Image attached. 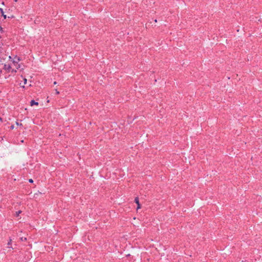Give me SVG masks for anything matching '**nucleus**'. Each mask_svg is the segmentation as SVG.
<instances>
[{
	"instance_id": "obj_6",
	"label": "nucleus",
	"mask_w": 262,
	"mask_h": 262,
	"mask_svg": "<svg viewBox=\"0 0 262 262\" xmlns=\"http://www.w3.org/2000/svg\"><path fill=\"white\" fill-rule=\"evenodd\" d=\"M16 124L17 125H19V126H22V125H23L21 123H19L18 122H17V121H16Z\"/></svg>"
},
{
	"instance_id": "obj_5",
	"label": "nucleus",
	"mask_w": 262,
	"mask_h": 262,
	"mask_svg": "<svg viewBox=\"0 0 262 262\" xmlns=\"http://www.w3.org/2000/svg\"><path fill=\"white\" fill-rule=\"evenodd\" d=\"M21 213V210H19L18 211H16L15 212V216L16 217L18 216L19 215V214H20Z\"/></svg>"
},
{
	"instance_id": "obj_1",
	"label": "nucleus",
	"mask_w": 262,
	"mask_h": 262,
	"mask_svg": "<svg viewBox=\"0 0 262 262\" xmlns=\"http://www.w3.org/2000/svg\"><path fill=\"white\" fill-rule=\"evenodd\" d=\"M135 203L137 205V210L140 209L141 207V205L139 202V200L138 197H136L135 199Z\"/></svg>"
},
{
	"instance_id": "obj_15",
	"label": "nucleus",
	"mask_w": 262,
	"mask_h": 262,
	"mask_svg": "<svg viewBox=\"0 0 262 262\" xmlns=\"http://www.w3.org/2000/svg\"><path fill=\"white\" fill-rule=\"evenodd\" d=\"M2 5H5V3H4V2H3L2 3Z\"/></svg>"
},
{
	"instance_id": "obj_16",
	"label": "nucleus",
	"mask_w": 262,
	"mask_h": 262,
	"mask_svg": "<svg viewBox=\"0 0 262 262\" xmlns=\"http://www.w3.org/2000/svg\"><path fill=\"white\" fill-rule=\"evenodd\" d=\"M56 83H57V82H56V81H55V82H54V84H56Z\"/></svg>"
},
{
	"instance_id": "obj_3",
	"label": "nucleus",
	"mask_w": 262,
	"mask_h": 262,
	"mask_svg": "<svg viewBox=\"0 0 262 262\" xmlns=\"http://www.w3.org/2000/svg\"><path fill=\"white\" fill-rule=\"evenodd\" d=\"M38 105V103L36 101H35L34 100H32L31 101H30V105L31 106H33V105Z\"/></svg>"
},
{
	"instance_id": "obj_9",
	"label": "nucleus",
	"mask_w": 262,
	"mask_h": 262,
	"mask_svg": "<svg viewBox=\"0 0 262 262\" xmlns=\"http://www.w3.org/2000/svg\"><path fill=\"white\" fill-rule=\"evenodd\" d=\"M24 84H26L27 83V80L26 78H24Z\"/></svg>"
},
{
	"instance_id": "obj_4",
	"label": "nucleus",
	"mask_w": 262,
	"mask_h": 262,
	"mask_svg": "<svg viewBox=\"0 0 262 262\" xmlns=\"http://www.w3.org/2000/svg\"><path fill=\"white\" fill-rule=\"evenodd\" d=\"M0 12L2 14V16L4 17V19H6L7 18V16L4 14V10L1 8H0Z\"/></svg>"
},
{
	"instance_id": "obj_7",
	"label": "nucleus",
	"mask_w": 262,
	"mask_h": 262,
	"mask_svg": "<svg viewBox=\"0 0 262 262\" xmlns=\"http://www.w3.org/2000/svg\"><path fill=\"white\" fill-rule=\"evenodd\" d=\"M0 32L2 33L4 32L3 29L1 26H0Z\"/></svg>"
},
{
	"instance_id": "obj_8",
	"label": "nucleus",
	"mask_w": 262,
	"mask_h": 262,
	"mask_svg": "<svg viewBox=\"0 0 262 262\" xmlns=\"http://www.w3.org/2000/svg\"><path fill=\"white\" fill-rule=\"evenodd\" d=\"M11 72L12 73H16V70H14V69H12Z\"/></svg>"
},
{
	"instance_id": "obj_18",
	"label": "nucleus",
	"mask_w": 262,
	"mask_h": 262,
	"mask_svg": "<svg viewBox=\"0 0 262 262\" xmlns=\"http://www.w3.org/2000/svg\"><path fill=\"white\" fill-rule=\"evenodd\" d=\"M0 38H1V36L0 35Z\"/></svg>"
},
{
	"instance_id": "obj_11",
	"label": "nucleus",
	"mask_w": 262,
	"mask_h": 262,
	"mask_svg": "<svg viewBox=\"0 0 262 262\" xmlns=\"http://www.w3.org/2000/svg\"><path fill=\"white\" fill-rule=\"evenodd\" d=\"M56 94L58 95L59 94V92L57 91V90H55Z\"/></svg>"
},
{
	"instance_id": "obj_12",
	"label": "nucleus",
	"mask_w": 262,
	"mask_h": 262,
	"mask_svg": "<svg viewBox=\"0 0 262 262\" xmlns=\"http://www.w3.org/2000/svg\"><path fill=\"white\" fill-rule=\"evenodd\" d=\"M14 125H12L10 126V129H13L14 128Z\"/></svg>"
},
{
	"instance_id": "obj_10",
	"label": "nucleus",
	"mask_w": 262,
	"mask_h": 262,
	"mask_svg": "<svg viewBox=\"0 0 262 262\" xmlns=\"http://www.w3.org/2000/svg\"><path fill=\"white\" fill-rule=\"evenodd\" d=\"M29 182L30 183H33V180L32 179H30L29 180Z\"/></svg>"
},
{
	"instance_id": "obj_17",
	"label": "nucleus",
	"mask_w": 262,
	"mask_h": 262,
	"mask_svg": "<svg viewBox=\"0 0 262 262\" xmlns=\"http://www.w3.org/2000/svg\"><path fill=\"white\" fill-rule=\"evenodd\" d=\"M15 2H17V0H14Z\"/></svg>"
},
{
	"instance_id": "obj_2",
	"label": "nucleus",
	"mask_w": 262,
	"mask_h": 262,
	"mask_svg": "<svg viewBox=\"0 0 262 262\" xmlns=\"http://www.w3.org/2000/svg\"><path fill=\"white\" fill-rule=\"evenodd\" d=\"M11 69H12V68L10 65H9V64H5L4 65V69L6 70L8 72H10Z\"/></svg>"
},
{
	"instance_id": "obj_13",
	"label": "nucleus",
	"mask_w": 262,
	"mask_h": 262,
	"mask_svg": "<svg viewBox=\"0 0 262 262\" xmlns=\"http://www.w3.org/2000/svg\"><path fill=\"white\" fill-rule=\"evenodd\" d=\"M0 121L2 122L3 121V119L2 117H0Z\"/></svg>"
},
{
	"instance_id": "obj_14",
	"label": "nucleus",
	"mask_w": 262,
	"mask_h": 262,
	"mask_svg": "<svg viewBox=\"0 0 262 262\" xmlns=\"http://www.w3.org/2000/svg\"><path fill=\"white\" fill-rule=\"evenodd\" d=\"M11 240H10V242H8V245H10V243H11Z\"/></svg>"
}]
</instances>
